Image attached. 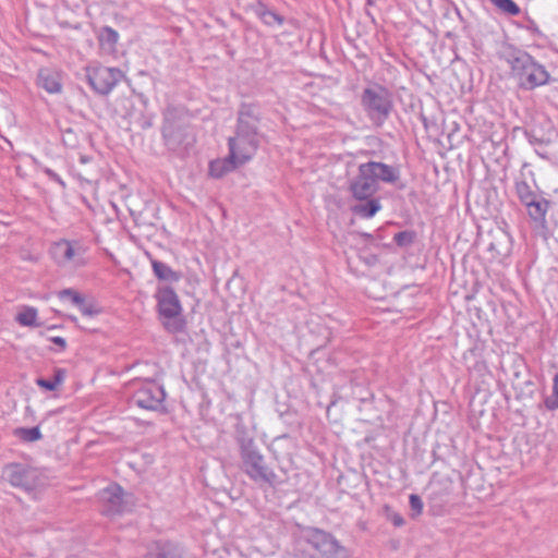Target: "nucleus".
<instances>
[{"label": "nucleus", "mask_w": 558, "mask_h": 558, "mask_svg": "<svg viewBox=\"0 0 558 558\" xmlns=\"http://www.w3.org/2000/svg\"><path fill=\"white\" fill-rule=\"evenodd\" d=\"M364 165L369 169V174L377 184L378 181L395 183L399 179V171L389 165L377 161H369Z\"/></svg>", "instance_id": "obj_14"}, {"label": "nucleus", "mask_w": 558, "mask_h": 558, "mask_svg": "<svg viewBox=\"0 0 558 558\" xmlns=\"http://www.w3.org/2000/svg\"><path fill=\"white\" fill-rule=\"evenodd\" d=\"M146 125H149V122H145V124H143V128H146Z\"/></svg>", "instance_id": "obj_39"}, {"label": "nucleus", "mask_w": 558, "mask_h": 558, "mask_svg": "<svg viewBox=\"0 0 558 558\" xmlns=\"http://www.w3.org/2000/svg\"><path fill=\"white\" fill-rule=\"evenodd\" d=\"M365 201V203L354 205L352 211L362 218L368 219L374 217L381 209V205L377 198L369 197Z\"/></svg>", "instance_id": "obj_16"}, {"label": "nucleus", "mask_w": 558, "mask_h": 558, "mask_svg": "<svg viewBox=\"0 0 558 558\" xmlns=\"http://www.w3.org/2000/svg\"><path fill=\"white\" fill-rule=\"evenodd\" d=\"M45 173L52 180L59 182L61 185H64V182L61 180V178L51 169L46 168Z\"/></svg>", "instance_id": "obj_31"}, {"label": "nucleus", "mask_w": 558, "mask_h": 558, "mask_svg": "<svg viewBox=\"0 0 558 558\" xmlns=\"http://www.w3.org/2000/svg\"><path fill=\"white\" fill-rule=\"evenodd\" d=\"M554 396L550 398H547L545 400V405L549 410H557L558 409V373L554 377Z\"/></svg>", "instance_id": "obj_27"}, {"label": "nucleus", "mask_w": 558, "mask_h": 558, "mask_svg": "<svg viewBox=\"0 0 558 558\" xmlns=\"http://www.w3.org/2000/svg\"><path fill=\"white\" fill-rule=\"evenodd\" d=\"M2 476L13 486L33 489L39 482V472L23 463H12L3 469Z\"/></svg>", "instance_id": "obj_10"}, {"label": "nucleus", "mask_w": 558, "mask_h": 558, "mask_svg": "<svg viewBox=\"0 0 558 558\" xmlns=\"http://www.w3.org/2000/svg\"><path fill=\"white\" fill-rule=\"evenodd\" d=\"M255 14L267 26H281L284 21V19L281 15L269 10L264 4H260V3L255 8Z\"/></svg>", "instance_id": "obj_18"}, {"label": "nucleus", "mask_w": 558, "mask_h": 558, "mask_svg": "<svg viewBox=\"0 0 558 558\" xmlns=\"http://www.w3.org/2000/svg\"><path fill=\"white\" fill-rule=\"evenodd\" d=\"M70 319H71L72 322H76V317H75V316H70Z\"/></svg>", "instance_id": "obj_35"}, {"label": "nucleus", "mask_w": 558, "mask_h": 558, "mask_svg": "<svg viewBox=\"0 0 558 558\" xmlns=\"http://www.w3.org/2000/svg\"><path fill=\"white\" fill-rule=\"evenodd\" d=\"M525 206L527 207L529 216L533 220L538 221L545 218L548 206L546 201L536 197L531 202V204L529 202Z\"/></svg>", "instance_id": "obj_19"}, {"label": "nucleus", "mask_w": 558, "mask_h": 558, "mask_svg": "<svg viewBox=\"0 0 558 558\" xmlns=\"http://www.w3.org/2000/svg\"><path fill=\"white\" fill-rule=\"evenodd\" d=\"M86 76L92 88L100 95H108L122 81L124 74L118 68L97 65L86 69Z\"/></svg>", "instance_id": "obj_8"}, {"label": "nucleus", "mask_w": 558, "mask_h": 558, "mask_svg": "<svg viewBox=\"0 0 558 558\" xmlns=\"http://www.w3.org/2000/svg\"><path fill=\"white\" fill-rule=\"evenodd\" d=\"M81 160H82V162H86L87 161V159L85 157H82Z\"/></svg>", "instance_id": "obj_37"}, {"label": "nucleus", "mask_w": 558, "mask_h": 558, "mask_svg": "<svg viewBox=\"0 0 558 558\" xmlns=\"http://www.w3.org/2000/svg\"><path fill=\"white\" fill-rule=\"evenodd\" d=\"M146 125H149V122H145V124H143V128H146Z\"/></svg>", "instance_id": "obj_38"}, {"label": "nucleus", "mask_w": 558, "mask_h": 558, "mask_svg": "<svg viewBox=\"0 0 558 558\" xmlns=\"http://www.w3.org/2000/svg\"><path fill=\"white\" fill-rule=\"evenodd\" d=\"M87 247L78 240L62 239L54 242L50 253L59 266L84 267L87 264Z\"/></svg>", "instance_id": "obj_6"}, {"label": "nucleus", "mask_w": 558, "mask_h": 558, "mask_svg": "<svg viewBox=\"0 0 558 558\" xmlns=\"http://www.w3.org/2000/svg\"><path fill=\"white\" fill-rule=\"evenodd\" d=\"M361 102L369 119L376 124H381L388 118L392 108L390 94L381 86L365 88Z\"/></svg>", "instance_id": "obj_5"}, {"label": "nucleus", "mask_w": 558, "mask_h": 558, "mask_svg": "<svg viewBox=\"0 0 558 558\" xmlns=\"http://www.w3.org/2000/svg\"><path fill=\"white\" fill-rule=\"evenodd\" d=\"M51 341H52L54 344L59 345L61 350H64V349H65V347H66V341H65V339H64V338H62V337H52V338H51Z\"/></svg>", "instance_id": "obj_32"}, {"label": "nucleus", "mask_w": 558, "mask_h": 558, "mask_svg": "<svg viewBox=\"0 0 558 558\" xmlns=\"http://www.w3.org/2000/svg\"><path fill=\"white\" fill-rule=\"evenodd\" d=\"M175 307H177V313H178V312H179V308H180V305H179V303H178V302H177V304H175Z\"/></svg>", "instance_id": "obj_36"}, {"label": "nucleus", "mask_w": 558, "mask_h": 558, "mask_svg": "<svg viewBox=\"0 0 558 558\" xmlns=\"http://www.w3.org/2000/svg\"><path fill=\"white\" fill-rule=\"evenodd\" d=\"M150 262L153 272L160 281L154 295L157 301L158 318L169 332H174V290L166 283L174 272L170 266L158 259Z\"/></svg>", "instance_id": "obj_2"}, {"label": "nucleus", "mask_w": 558, "mask_h": 558, "mask_svg": "<svg viewBox=\"0 0 558 558\" xmlns=\"http://www.w3.org/2000/svg\"><path fill=\"white\" fill-rule=\"evenodd\" d=\"M511 75L524 89H534L549 81V73L544 65L538 63L526 52L518 51L508 59Z\"/></svg>", "instance_id": "obj_3"}, {"label": "nucleus", "mask_w": 558, "mask_h": 558, "mask_svg": "<svg viewBox=\"0 0 558 558\" xmlns=\"http://www.w3.org/2000/svg\"><path fill=\"white\" fill-rule=\"evenodd\" d=\"M145 558H169L166 551L157 548L156 551H150Z\"/></svg>", "instance_id": "obj_30"}, {"label": "nucleus", "mask_w": 558, "mask_h": 558, "mask_svg": "<svg viewBox=\"0 0 558 558\" xmlns=\"http://www.w3.org/2000/svg\"><path fill=\"white\" fill-rule=\"evenodd\" d=\"M64 375H65V372L61 368H58V369H56L52 378H50V379L38 378L36 380V384L46 390L53 391L58 388L59 385H61V383L64 379Z\"/></svg>", "instance_id": "obj_20"}, {"label": "nucleus", "mask_w": 558, "mask_h": 558, "mask_svg": "<svg viewBox=\"0 0 558 558\" xmlns=\"http://www.w3.org/2000/svg\"><path fill=\"white\" fill-rule=\"evenodd\" d=\"M171 113L167 112L165 116V123L162 125L161 132L165 140L166 145L169 147L172 145L174 140V125L169 117Z\"/></svg>", "instance_id": "obj_25"}, {"label": "nucleus", "mask_w": 558, "mask_h": 558, "mask_svg": "<svg viewBox=\"0 0 558 558\" xmlns=\"http://www.w3.org/2000/svg\"><path fill=\"white\" fill-rule=\"evenodd\" d=\"M165 399V391L155 381H144L131 397V404L145 410H156Z\"/></svg>", "instance_id": "obj_9"}, {"label": "nucleus", "mask_w": 558, "mask_h": 558, "mask_svg": "<svg viewBox=\"0 0 558 558\" xmlns=\"http://www.w3.org/2000/svg\"><path fill=\"white\" fill-rule=\"evenodd\" d=\"M392 522H393V524H395L396 526H401V525L404 523V520H403V518H402L401 515L396 514V515H393V518H392Z\"/></svg>", "instance_id": "obj_33"}, {"label": "nucleus", "mask_w": 558, "mask_h": 558, "mask_svg": "<svg viewBox=\"0 0 558 558\" xmlns=\"http://www.w3.org/2000/svg\"><path fill=\"white\" fill-rule=\"evenodd\" d=\"M302 539L306 544L302 558H350L349 550L323 530L307 527L302 532Z\"/></svg>", "instance_id": "obj_4"}, {"label": "nucleus", "mask_w": 558, "mask_h": 558, "mask_svg": "<svg viewBox=\"0 0 558 558\" xmlns=\"http://www.w3.org/2000/svg\"><path fill=\"white\" fill-rule=\"evenodd\" d=\"M14 434L20 439L28 442L36 441L41 438V433L37 426L31 428L20 427L14 430Z\"/></svg>", "instance_id": "obj_23"}, {"label": "nucleus", "mask_w": 558, "mask_h": 558, "mask_svg": "<svg viewBox=\"0 0 558 558\" xmlns=\"http://www.w3.org/2000/svg\"><path fill=\"white\" fill-rule=\"evenodd\" d=\"M241 457L245 472L252 480L275 484L276 474L265 465L264 457L256 450L252 440L242 446Z\"/></svg>", "instance_id": "obj_7"}, {"label": "nucleus", "mask_w": 558, "mask_h": 558, "mask_svg": "<svg viewBox=\"0 0 558 558\" xmlns=\"http://www.w3.org/2000/svg\"><path fill=\"white\" fill-rule=\"evenodd\" d=\"M37 85L49 94H60L62 92V75L54 69L43 68L37 74Z\"/></svg>", "instance_id": "obj_13"}, {"label": "nucleus", "mask_w": 558, "mask_h": 558, "mask_svg": "<svg viewBox=\"0 0 558 558\" xmlns=\"http://www.w3.org/2000/svg\"><path fill=\"white\" fill-rule=\"evenodd\" d=\"M258 120L259 111L255 105L241 106L235 135L229 138V151L235 162L244 165L256 154L259 144Z\"/></svg>", "instance_id": "obj_1"}, {"label": "nucleus", "mask_w": 558, "mask_h": 558, "mask_svg": "<svg viewBox=\"0 0 558 558\" xmlns=\"http://www.w3.org/2000/svg\"><path fill=\"white\" fill-rule=\"evenodd\" d=\"M64 289L58 292V296L63 300L65 298H69L73 302V295L72 294H63Z\"/></svg>", "instance_id": "obj_34"}, {"label": "nucleus", "mask_w": 558, "mask_h": 558, "mask_svg": "<svg viewBox=\"0 0 558 558\" xmlns=\"http://www.w3.org/2000/svg\"><path fill=\"white\" fill-rule=\"evenodd\" d=\"M410 507L412 510H414L416 513H421L423 510V502L422 499L417 495H411L410 496Z\"/></svg>", "instance_id": "obj_29"}, {"label": "nucleus", "mask_w": 558, "mask_h": 558, "mask_svg": "<svg viewBox=\"0 0 558 558\" xmlns=\"http://www.w3.org/2000/svg\"><path fill=\"white\" fill-rule=\"evenodd\" d=\"M378 190V184L369 174L364 163L359 167V174L351 181L350 191L354 198L364 201L372 197Z\"/></svg>", "instance_id": "obj_11"}, {"label": "nucleus", "mask_w": 558, "mask_h": 558, "mask_svg": "<svg viewBox=\"0 0 558 558\" xmlns=\"http://www.w3.org/2000/svg\"><path fill=\"white\" fill-rule=\"evenodd\" d=\"M123 492L119 485H110L100 492L102 504L101 512L106 515H114L125 510Z\"/></svg>", "instance_id": "obj_12"}, {"label": "nucleus", "mask_w": 558, "mask_h": 558, "mask_svg": "<svg viewBox=\"0 0 558 558\" xmlns=\"http://www.w3.org/2000/svg\"><path fill=\"white\" fill-rule=\"evenodd\" d=\"M37 311L34 307H26L16 316V322L22 326H37Z\"/></svg>", "instance_id": "obj_24"}, {"label": "nucleus", "mask_w": 558, "mask_h": 558, "mask_svg": "<svg viewBox=\"0 0 558 558\" xmlns=\"http://www.w3.org/2000/svg\"><path fill=\"white\" fill-rule=\"evenodd\" d=\"M501 13L517 16L521 13L520 7L512 0H489Z\"/></svg>", "instance_id": "obj_21"}, {"label": "nucleus", "mask_w": 558, "mask_h": 558, "mask_svg": "<svg viewBox=\"0 0 558 558\" xmlns=\"http://www.w3.org/2000/svg\"><path fill=\"white\" fill-rule=\"evenodd\" d=\"M517 194L520 198V201L525 205L529 202L531 203L534 198L537 196L534 194V192L531 190L527 183L525 182H519L515 186Z\"/></svg>", "instance_id": "obj_26"}, {"label": "nucleus", "mask_w": 558, "mask_h": 558, "mask_svg": "<svg viewBox=\"0 0 558 558\" xmlns=\"http://www.w3.org/2000/svg\"><path fill=\"white\" fill-rule=\"evenodd\" d=\"M63 294H72L73 295V304L76 305L81 313L85 316H95L100 313V310L96 307V305L92 302L86 303L82 294L77 291L69 288L64 289Z\"/></svg>", "instance_id": "obj_17"}, {"label": "nucleus", "mask_w": 558, "mask_h": 558, "mask_svg": "<svg viewBox=\"0 0 558 558\" xmlns=\"http://www.w3.org/2000/svg\"><path fill=\"white\" fill-rule=\"evenodd\" d=\"M118 33L109 26L104 27L99 34L100 45L102 47H107L108 50L113 49L114 45L118 41Z\"/></svg>", "instance_id": "obj_22"}, {"label": "nucleus", "mask_w": 558, "mask_h": 558, "mask_svg": "<svg viewBox=\"0 0 558 558\" xmlns=\"http://www.w3.org/2000/svg\"><path fill=\"white\" fill-rule=\"evenodd\" d=\"M412 240H413V236L409 232H399L395 235V241L399 245H408L412 242Z\"/></svg>", "instance_id": "obj_28"}, {"label": "nucleus", "mask_w": 558, "mask_h": 558, "mask_svg": "<svg viewBox=\"0 0 558 558\" xmlns=\"http://www.w3.org/2000/svg\"><path fill=\"white\" fill-rule=\"evenodd\" d=\"M240 166L242 165L240 162H235V159L232 158L231 153L229 151V156L227 158L216 159L210 162L209 173L214 178H221Z\"/></svg>", "instance_id": "obj_15"}]
</instances>
